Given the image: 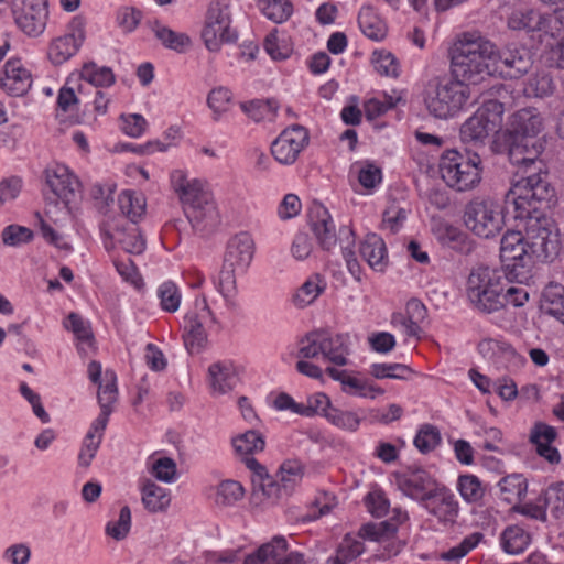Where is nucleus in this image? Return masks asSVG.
Masks as SVG:
<instances>
[{
	"label": "nucleus",
	"instance_id": "47",
	"mask_svg": "<svg viewBox=\"0 0 564 564\" xmlns=\"http://www.w3.org/2000/svg\"><path fill=\"white\" fill-rule=\"evenodd\" d=\"M80 78L95 87H110L116 77L110 67L87 63L83 66Z\"/></svg>",
	"mask_w": 564,
	"mask_h": 564
},
{
	"label": "nucleus",
	"instance_id": "18",
	"mask_svg": "<svg viewBox=\"0 0 564 564\" xmlns=\"http://www.w3.org/2000/svg\"><path fill=\"white\" fill-rule=\"evenodd\" d=\"M531 66V53L523 46L512 44L508 45L502 52L497 50L495 73L503 74L509 78H519L527 74Z\"/></svg>",
	"mask_w": 564,
	"mask_h": 564
},
{
	"label": "nucleus",
	"instance_id": "9",
	"mask_svg": "<svg viewBox=\"0 0 564 564\" xmlns=\"http://www.w3.org/2000/svg\"><path fill=\"white\" fill-rule=\"evenodd\" d=\"M500 259L501 270L509 274V279H514L518 283H523L529 279L534 261L521 231L509 230L502 236Z\"/></svg>",
	"mask_w": 564,
	"mask_h": 564
},
{
	"label": "nucleus",
	"instance_id": "56",
	"mask_svg": "<svg viewBox=\"0 0 564 564\" xmlns=\"http://www.w3.org/2000/svg\"><path fill=\"white\" fill-rule=\"evenodd\" d=\"M324 343V330L308 333L299 341L297 357L301 359H312L322 355Z\"/></svg>",
	"mask_w": 564,
	"mask_h": 564
},
{
	"label": "nucleus",
	"instance_id": "60",
	"mask_svg": "<svg viewBox=\"0 0 564 564\" xmlns=\"http://www.w3.org/2000/svg\"><path fill=\"white\" fill-rule=\"evenodd\" d=\"M397 524L390 521H382L379 523H367L361 527L360 535L371 541H387L394 536L397 533Z\"/></svg>",
	"mask_w": 564,
	"mask_h": 564
},
{
	"label": "nucleus",
	"instance_id": "54",
	"mask_svg": "<svg viewBox=\"0 0 564 564\" xmlns=\"http://www.w3.org/2000/svg\"><path fill=\"white\" fill-rule=\"evenodd\" d=\"M412 369L404 364H372L370 366V373L377 379H398L408 380L412 375Z\"/></svg>",
	"mask_w": 564,
	"mask_h": 564
},
{
	"label": "nucleus",
	"instance_id": "2",
	"mask_svg": "<svg viewBox=\"0 0 564 564\" xmlns=\"http://www.w3.org/2000/svg\"><path fill=\"white\" fill-rule=\"evenodd\" d=\"M171 184L192 228L200 235L213 231L219 224L220 216L206 184L198 178H189L183 170L171 173Z\"/></svg>",
	"mask_w": 564,
	"mask_h": 564
},
{
	"label": "nucleus",
	"instance_id": "7",
	"mask_svg": "<svg viewBox=\"0 0 564 564\" xmlns=\"http://www.w3.org/2000/svg\"><path fill=\"white\" fill-rule=\"evenodd\" d=\"M503 104L490 99L482 104L476 112L460 127V139L466 144L484 145L490 135L502 127Z\"/></svg>",
	"mask_w": 564,
	"mask_h": 564
},
{
	"label": "nucleus",
	"instance_id": "38",
	"mask_svg": "<svg viewBox=\"0 0 564 564\" xmlns=\"http://www.w3.org/2000/svg\"><path fill=\"white\" fill-rule=\"evenodd\" d=\"M142 503L149 512H162L171 503L170 491L152 480H147L142 487Z\"/></svg>",
	"mask_w": 564,
	"mask_h": 564
},
{
	"label": "nucleus",
	"instance_id": "14",
	"mask_svg": "<svg viewBox=\"0 0 564 564\" xmlns=\"http://www.w3.org/2000/svg\"><path fill=\"white\" fill-rule=\"evenodd\" d=\"M242 564H305L303 555L289 551L284 536L276 535L247 554Z\"/></svg>",
	"mask_w": 564,
	"mask_h": 564
},
{
	"label": "nucleus",
	"instance_id": "1",
	"mask_svg": "<svg viewBox=\"0 0 564 564\" xmlns=\"http://www.w3.org/2000/svg\"><path fill=\"white\" fill-rule=\"evenodd\" d=\"M452 74L468 86L495 74L497 47L480 33H464L452 48Z\"/></svg>",
	"mask_w": 564,
	"mask_h": 564
},
{
	"label": "nucleus",
	"instance_id": "12",
	"mask_svg": "<svg viewBox=\"0 0 564 564\" xmlns=\"http://www.w3.org/2000/svg\"><path fill=\"white\" fill-rule=\"evenodd\" d=\"M12 15L17 26L28 36L36 37L46 28L47 0H13Z\"/></svg>",
	"mask_w": 564,
	"mask_h": 564
},
{
	"label": "nucleus",
	"instance_id": "15",
	"mask_svg": "<svg viewBox=\"0 0 564 564\" xmlns=\"http://www.w3.org/2000/svg\"><path fill=\"white\" fill-rule=\"evenodd\" d=\"M308 141L307 130L300 124H293L284 129L272 142V155L279 163L291 165L307 147Z\"/></svg>",
	"mask_w": 564,
	"mask_h": 564
},
{
	"label": "nucleus",
	"instance_id": "32",
	"mask_svg": "<svg viewBox=\"0 0 564 564\" xmlns=\"http://www.w3.org/2000/svg\"><path fill=\"white\" fill-rule=\"evenodd\" d=\"M360 254L376 271H383L388 263V252L384 241L376 234H369L360 246Z\"/></svg>",
	"mask_w": 564,
	"mask_h": 564
},
{
	"label": "nucleus",
	"instance_id": "17",
	"mask_svg": "<svg viewBox=\"0 0 564 564\" xmlns=\"http://www.w3.org/2000/svg\"><path fill=\"white\" fill-rule=\"evenodd\" d=\"M507 25L513 31H540L547 34L553 29L560 31L562 23L552 15L541 14L533 9L517 8L508 15Z\"/></svg>",
	"mask_w": 564,
	"mask_h": 564
},
{
	"label": "nucleus",
	"instance_id": "33",
	"mask_svg": "<svg viewBox=\"0 0 564 564\" xmlns=\"http://www.w3.org/2000/svg\"><path fill=\"white\" fill-rule=\"evenodd\" d=\"M349 335L336 334L330 335L324 332V343L322 355L324 358L338 366L347 365V356L349 355Z\"/></svg>",
	"mask_w": 564,
	"mask_h": 564
},
{
	"label": "nucleus",
	"instance_id": "21",
	"mask_svg": "<svg viewBox=\"0 0 564 564\" xmlns=\"http://www.w3.org/2000/svg\"><path fill=\"white\" fill-rule=\"evenodd\" d=\"M69 33L55 39L48 47V57L55 65H61L74 56L85 40L84 24L74 19L69 24Z\"/></svg>",
	"mask_w": 564,
	"mask_h": 564
},
{
	"label": "nucleus",
	"instance_id": "29",
	"mask_svg": "<svg viewBox=\"0 0 564 564\" xmlns=\"http://www.w3.org/2000/svg\"><path fill=\"white\" fill-rule=\"evenodd\" d=\"M556 435V430L553 426L542 422L534 424L530 434V440L535 445L538 454L551 464H556L561 459L557 448L552 446Z\"/></svg>",
	"mask_w": 564,
	"mask_h": 564
},
{
	"label": "nucleus",
	"instance_id": "24",
	"mask_svg": "<svg viewBox=\"0 0 564 564\" xmlns=\"http://www.w3.org/2000/svg\"><path fill=\"white\" fill-rule=\"evenodd\" d=\"M310 227L319 246L325 250H330L337 242V231L332 215L328 209L321 204L311 207Z\"/></svg>",
	"mask_w": 564,
	"mask_h": 564
},
{
	"label": "nucleus",
	"instance_id": "40",
	"mask_svg": "<svg viewBox=\"0 0 564 564\" xmlns=\"http://www.w3.org/2000/svg\"><path fill=\"white\" fill-rule=\"evenodd\" d=\"M232 447L235 452L243 458H252L251 455L262 452L265 446L263 436L254 431L250 430L232 438Z\"/></svg>",
	"mask_w": 564,
	"mask_h": 564
},
{
	"label": "nucleus",
	"instance_id": "44",
	"mask_svg": "<svg viewBox=\"0 0 564 564\" xmlns=\"http://www.w3.org/2000/svg\"><path fill=\"white\" fill-rule=\"evenodd\" d=\"M118 204L121 213L126 215L133 225L145 213V198L141 193L134 191H123L118 197Z\"/></svg>",
	"mask_w": 564,
	"mask_h": 564
},
{
	"label": "nucleus",
	"instance_id": "20",
	"mask_svg": "<svg viewBox=\"0 0 564 564\" xmlns=\"http://www.w3.org/2000/svg\"><path fill=\"white\" fill-rule=\"evenodd\" d=\"M33 77L30 69L18 57L10 58L3 66L0 87L10 96L25 95L32 87Z\"/></svg>",
	"mask_w": 564,
	"mask_h": 564
},
{
	"label": "nucleus",
	"instance_id": "34",
	"mask_svg": "<svg viewBox=\"0 0 564 564\" xmlns=\"http://www.w3.org/2000/svg\"><path fill=\"white\" fill-rule=\"evenodd\" d=\"M150 29L165 48L182 53L192 45V40L186 33L175 32L158 20L150 23Z\"/></svg>",
	"mask_w": 564,
	"mask_h": 564
},
{
	"label": "nucleus",
	"instance_id": "35",
	"mask_svg": "<svg viewBox=\"0 0 564 564\" xmlns=\"http://www.w3.org/2000/svg\"><path fill=\"white\" fill-rule=\"evenodd\" d=\"M531 534L517 524L508 525L499 536L501 549L511 555L523 553L531 544Z\"/></svg>",
	"mask_w": 564,
	"mask_h": 564
},
{
	"label": "nucleus",
	"instance_id": "45",
	"mask_svg": "<svg viewBox=\"0 0 564 564\" xmlns=\"http://www.w3.org/2000/svg\"><path fill=\"white\" fill-rule=\"evenodd\" d=\"M361 539V535L352 536L347 534L339 543L336 551V556L329 558L327 564H347L348 562H351L360 556L365 551L364 542Z\"/></svg>",
	"mask_w": 564,
	"mask_h": 564
},
{
	"label": "nucleus",
	"instance_id": "30",
	"mask_svg": "<svg viewBox=\"0 0 564 564\" xmlns=\"http://www.w3.org/2000/svg\"><path fill=\"white\" fill-rule=\"evenodd\" d=\"M209 387L214 394H225L238 383V375L231 362L218 361L208 368Z\"/></svg>",
	"mask_w": 564,
	"mask_h": 564
},
{
	"label": "nucleus",
	"instance_id": "36",
	"mask_svg": "<svg viewBox=\"0 0 564 564\" xmlns=\"http://www.w3.org/2000/svg\"><path fill=\"white\" fill-rule=\"evenodd\" d=\"M327 282L319 273L310 275L293 295V303L297 307H306L313 304L325 292Z\"/></svg>",
	"mask_w": 564,
	"mask_h": 564
},
{
	"label": "nucleus",
	"instance_id": "62",
	"mask_svg": "<svg viewBox=\"0 0 564 564\" xmlns=\"http://www.w3.org/2000/svg\"><path fill=\"white\" fill-rule=\"evenodd\" d=\"M482 538L484 535L480 532H474L465 536L460 543L444 552L442 558L452 561L464 557L480 543Z\"/></svg>",
	"mask_w": 564,
	"mask_h": 564
},
{
	"label": "nucleus",
	"instance_id": "4",
	"mask_svg": "<svg viewBox=\"0 0 564 564\" xmlns=\"http://www.w3.org/2000/svg\"><path fill=\"white\" fill-rule=\"evenodd\" d=\"M470 88L459 79L433 78L423 91V101L430 112L438 119L456 116L468 102Z\"/></svg>",
	"mask_w": 564,
	"mask_h": 564
},
{
	"label": "nucleus",
	"instance_id": "52",
	"mask_svg": "<svg viewBox=\"0 0 564 564\" xmlns=\"http://www.w3.org/2000/svg\"><path fill=\"white\" fill-rule=\"evenodd\" d=\"M543 502L545 510H550L551 514L556 519L564 518V482H555L550 485L543 494Z\"/></svg>",
	"mask_w": 564,
	"mask_h": 564
},
{
	"label": "nucleus",
	"instance_id": "27",
	"mask_svg": "<svg viewBox=\"0 0 564 564\" xmlns=\"http://www.w3.org/2000/svg\"><path fill=\"white\" fill-rule=\"evenodd\" d=\"M543 129V118L535 108H523L509 119L508 131L521 138H535Z\"/></svg>",
	"mask_w": 564,
	"mask_h": 564
},
{
	"label": "nucleus",
	"instance_id": "64",
	"mask_svg": "<svg viewBox=\"0 0 564 564\" xmlns=\"http://www.w3.org/2000/svg\"><path fill=\"white\" fill-rule=\"evenodd\" d=\"M358 173V181L365 188L376 187L382 180L381 170L373 163H357L354 166Z\"/></svg>",
	"mask_w": 564,
	"mask_h": 564
},
{
	"label": "nucleus",
	"instance_id": "43",
	"mask_svg": "<svg viewBox=\"0 0 564 564\" xmlns=\"http://www.w3.org/2000/svg\"><path fill=\"white\" fill-rule=\"evenodd\" d=\"M502 499L508 503L521 502L528 491L527 479L520 474H512L499 481Z\"/></svg>",
	"mask_w": 564,
	"mask_h": 564
},
{
	"label": "nucleus",
	"instance_id": "19",
	"mask_svg": "<svg viewBox=\"0 0 564 564\" xmlns=\"http://www.w3.org/2000/svg\"><path fill=\"white\" fill-rule=\"evenodd\" d=\"M46 184L52 193L62 200L64 208L73 202L79 192L80 183L66 165L54 164L45 171Z\"/></svg>",
	"mask_w": 564,
	"mask_h": 564
},
{
	"label": "nucleus",
	"instance_id": "5",
	"mask_svg": "<svg viewBox=\"0 0 564 564\" xmlns=\"http://www.w3.org/2000/svg\"><path fill=\"white\" fill-rule=\"evenodd\" d=\"M533 173L518 181L507 194L508 202H512L519 217L530 216L541 207L549 206L554 198L555 191L549 181L547 172L542 171V162Z\"/></svg>",
	"mask_w": 564,
	"mask_h": 564
},
{
	"label": "nucleus",
	"instance_id": "25",
	"mask_svg": "<svg viewBox=\"0 0 564 564\" xmlns=\"http://www.w3.org/2000/svg\"><path fill=\"white\" fill-rule=\"evenodd\" d=\"M326 372L330 378L340 382L341 390L347 394L375 399L377 395L383 393L381 388L370 384L366 379L358 377L348 370H339L328 367Z\"/></svg>",
	"mask_w": 564,
	"mask_h": 564
},
{
	"label": "nucleus",
	"instance_id": "58",
	"mask_svg": "<svg viewBox=\"0 0 564 564\" xmlns=\"http://www.w3.org/2000/svg\"><path fill=\"white\" fill-rule=\"evenodd\" d=\"M131 529V510L128 506L120 509L119 518L106 524L105 532L116 541L124 540Z\"/></svg>",
	"mask_w": 564,
	"mask_h": 564
},
{
	"label": "nucleus",
	"instance_id": "28",
	"mask_svg": "<svg viewBox=\"0 0 564 564\" xmlns=\"http://www.w3.org/2000/svg\"><path fill=\"white\" fill-rule=\"evenodd\" d=\"M246 465L249 469L253 470L258 476V479H253L254 495H261L271 503L276 502L283 496H286L283 491L282 484L268 476L265 468L259 464L254 458H247Z\"/></svg>",
	"mask_w": 564,
	"mask_h": 564
},
{
	"label": "nucleus",
	"instance_id": "51",
	"mask_svg": "<svg viewBox=\"0 0 564 564\" xmlns=\"http://www.w3.org/2000/svg\"><path fill=\"white\" fill-rule=\"evenodd\" d=\"M442 442L440 430L432 424H423L414 437V446L422 454L433 452Z\"/></svg>",
	"mask_w": 564,
	"mask_h": 564
},
{
	"label": "nucleus",
	"instance_id": "11",
	"mask_svg": "<svg viewBox=\"0 0 564 564\" xmlns=\"http://www.w3.org/2000/svg\"><path fill=\"white\" fill-rule=\"evenodd\" d=\"M524 239L533 260L547 261L556 256L560 250L558 232L546 218L531 219Z\"/></svg>",
	"mask_w": 564,
	"mask_h": 564
},
{
	"label": "nucleus",
	"instance_id": "6",
	"mask_svg": "<svg viewBox=\"0 0 564 564\" xmlns=\"http://www.w3.org/2000/svg\"><path fill=\"white\" fill-rule=\"evenodd\" d=\"M477 153L463 154L456 150L445 151L440 159L443 181L457 192L474 189L481 182L482 167Z\"/></svg>",
	"mask_w": 564,
	"mask_h": 564
},
{
	"label": "nucleus",
	"instance_id": "3",
	"mask_svg": "<svg viewBox=\"0 0 564 564\" xmlns=\"http://www.w3.org/2000/svg\"><path fill=\"white\" fill-rule=\"evenodd\" d=\"M516 281L509 279L503 270L478 267L474 269L466 285L467 297L479 311L491 313L502 307L503 291L507 284Z\"/></svg>",
	"mask_w": 564,
	"mask_h": 564
},
{
	"label": "nucleus",
	"instance_id": "10",
	"mask_svg": "<svg viewBox=\"0 0 564 564\" xmlns=\"http://www.w3.org/2000/svg\"><path fill=\"white\" fill-rule=\"evenodd\" d=\"M217 323L205 296H197L184 316L183 339L191 354L198 352L206 345L208 329Z\"/></svg>",
	"mask_w": 564,
	"mask_h": 564
},
{
	"label": "nucleus",
	"instance_id": "46",
	"mask_svg": "<svg viewBox=\"0 0 564 564\" xmlns=\"http://www.w3.org/2000/svg\"><path fill=\"white\" fill-rule=\"evenodd\" d=\"M278 476L284 494L290 495L301 484L304 476V466L296 459H288L280 466Z\"/></svg>",
	"mask_w": 564,
	"mask_h": 564
},
{
	"label": "nucleus",
	"instance_id": "16",
	"mask_svg": "<svg viewBox=\"0 0 564 564\" xmlns=\"http://www.w3.org/2000/svg\"><path fill=\"white\" fill-rule=\"evenodd\" d=\"M441 485L424 469H410L397 476V487L409 498L423 505Z\"/></svg>",
	"mask_w": 564,
	"mask_h": 564
},
{
	"label": "nucleus",
	"instance_id": "42",
	"mask_svg": "<svg viewBox=\"0 0 564 564\" xmlns=\"http://www.w3.org/2000/svg\"><path fill=\"white\" fill-rule=\"evenodd\" d=\"M236 271H238V268L224 262L217 283V290L223 295L227 307L230 310L238 307V303L235 299L237 293Z\"/></svg>",
	"mask_w": 564,
	"mask_h": 564
},
{
	"label": "nucleus",
	"instance_id": "37",
	"mask_svg": "<svg viewBox=\"0 0 564 564\" xmlns=\"http://www.w3.org/2000/svg\"><path fill=\"white\" fill-rule=\"evenodd\" d=\"M358 23L361 32L371 40L380 41L387 34L384 21L370 4L361 7L358 14Z\"/></svg>",
	"mask_w": 564,
	"mask_h": 564
},
{
	"label": "nucleus",
	"instance_id": "31",
	"mask_svg": "<svg viewBox=\"0 0 564 564\" xmlns=\"http://www.w3.org/2000/svg\"><path fill=\"white\" fill-rule=\"evenodd\" d=\"M543 144L535 138H521L509 148V160L513 165L530 167L536 164Z\"/></svg>",
	"mask_w": 564,
	"mask_h": 564
},
{
	"label": "nucleus",
	"instance_id": "49",
	"mask_svg": "<svg viewBox=\"0 0 564 564\" xmlns=\"http://www.w3.org/2000/svg\"><path fill=\"white\" fill-rule=\"evenodd\" d=\"M160 307L167 313H175L182 302V292L172 281L161 283L156 290Z\"/></svg>",
	"mask_w": 564,
	"mask_h": 564
},
{
	"label": "nucleus",
	"instance_id": "22",
	"mask_svg": "<svg viewBox=\"0 0 564 564\" xmlns=\"http://www.w3.org/2000/svg\"><path fill=\"white\" fill-rule=\"evenodd\" d=\"M104 243L108 250L119 245L126 252L131 254H140L145 249V240L139 228L133 224L105 229Z\"/></svg>",
	"mask_w": 564,
	"mask_h": 564
},
{
	"label": "nucleus",
	"instance_id": "55",
	"mask_svg": "<svg viewBox=\"0 0 564 564\" xmlns=\"http://www.w3.org/2000/svg\"><path fill=\"white\" fill-rule=\"evenodd\" d=\"M245 496V489L239 481L224 480L217 487L216 503L228 507L234 506Z\"/></svg>",
	"mask_w": 564,
	"mask_h": 564
},
{
	"label": "nucleus",
	"instance_id": "8",
	"mask_svg": "<svg viewBox=\"0 0 564 564\" xmlns=\"http://www.w3.org/2000/svg\"><path fill=\"white\" fill-rule=\"evenodd\" d=\"M464 224L479 238L496 237L505 226V216L498 203L489 198L470 200L464 210Z\"/></svg>",
	"mask_w": 564,
	"mask_h": 564
},
{
	"label": "nucleus",
	"instance_id": "63",
	"mask_svg": "<svg viewBox=\"0 0 564 564\" xmlns=\"http://www.w3.org/2000/svg\"><path fill=\"white\" fill-rule=\"evenodd\" d=\"M372 64L376 72L383 76L397 77L399 75V64L395 57L387 51H377L373 53Z\"/></svg>",
	"mask_w": 564,
	"mask_h": 564
},
{
	"label": "nucleus",
	"instance_id": "53",
	"mask_svg": "<svg viewBox=\"0 0 564 564\" xmlns=\"http://www.w3.org/2000/svg\"><path fill=\"white\" fill-rule=\"evenodd\" d=\"M97 397L100 410L112 411V404L117 401L118 398L117 376L113 371H105L102 383H99Z\"/></svg>",
	"mask_w": 564,
	"mask_h": 564
},
{
	"label": "nucleus",
	"instance_id": "39",
	"mask_svg": "<svg viewBox=\"0 0 564 564\" xmlns=\"http://www.w3.org/2000/svg\"><path fill=\"white\" fill-rule=\"evenodd\" d=\"M542 308L545 314L555 317L564 324V286L558 283H550L544 292Z\"/></svg>",
	"mask_w": 564,
	"mask_h": 564
},
{
	"label": "nucleus",
	"instance_id": "48",
	"mask_svg": "<svg viewBox=\"0 0 564 564\" xmlns=\"http://www.w3.org/2000/svg\"><path fill=\"white\" fill-rule=\"evenodd\" d=\"M243 112L256 122H271L275 119L278 104L275 100H252L241 105Z\"/></svg>",
	"mask_w": 564,
	"mask_h": 564
},
{
	"label": "nucleus",
	"instance_id": "41",
	"mask_svg": "<svg viewBox=\"0 0 564 564\" xmlns=\"http://www.w3.org/2000/svg\"><path fill=\"white\" fill-rule=\"evenodd\" d=\"M260 12L274 23L281 24L293 14L290 0H253Z\"/></svg>",
	"mask_w": 564,
	"mask_h": 564
},
{
	"label": "nucleus",
	"instance_id": "57",
	"mask_svg": "<svg viewBox=\"0 0 564 564\" xmlns=\"http://www.w3.org/2000/svg\"><path fill=\"white\" fill-rule=\"evenodd\" d=\"M333 410L330 399L323 392H316L307 397L305 402H302V416L312 417L314 415H323Z\"/></svg>",
	"mask_w": 564,
	"mask_h": 564
},
{
	"label": "nucleus",
	"instance_id": "26",
	"mask_svg": "<svg viewBox=\"0 0 564 564\" xmlns=\"http://www.w3.org/2000/svg\"><path fill=\"white\" fill-rule=\"evenodd\" d=\"M253 253L254 243L251 236L247 232H240L228 241L224 262L238 268L240 272H245L253 259Z\"/></svg>",
	"mask_w": 564,
	"mask_h": 564
},
{
	"label": "nucleus",
	"instance_id": "61",
	"mask_svg": "<svg viewBox=\"0 0 564 564\" xmlns=\"http://www.w3.org/2000/svg\"><path fill=\"white\" fill-rule=\"evenodd\" d=\"M151 474L160 481L171 484L177 477V467L174 459L170 457H159L153 459L150 466Z\"/></svg>",
	"mask_w": 564,
	"mask_h": 564
},
{
	"label": "nucleus",
	"instance_id": "13",
	"mask_svg": "<svg viewBox=\"0 0 564 564\" xmlns=\"http://www.w3.org/2000/svg\"><path fill=\"white\" fill-rule=\"evenodd\" d=\"M230 15L226 8L219 4L209 7L202 31V37L208 51L218 52L223 43L237 40V33L230 28Z\"/></svg>",
	"mask_w": 564,
	"mask_h": 564
},
{
	"label": "nucleus",
	"instance_id": "23",
	"mask_svg": "<svg viewBox=\"0 0 564 564\" xmlns=\"http://www.w3.org/2000/svg\"><path fill=\"white\" fill-rule=\"evenodd\" d=\"M427 512L444 524H453L459 513V503L454 494L441 485L423 505Z\"/></svg>",
	"mask_w": 564,
	"mask_h": 564
},
{
	"label": "nucleus",
	"instance_id": "59",
	"mask_svg": "<svg viewBox=\"0 0 564 564\" xmlns=\"http://www.w3.org/2000/svg\"><path fill=\"white\" fill-rule=\"evenodd\" d=\"M231 101L232 94L226 87H216L209 91L207 105L213 110L215 120L229 110Z\"/></svg>",
	"mask_w": 564,
	"mask_h": 564
},
{
	"label": "nucleus",
	"instance_id": "50",
	"mask_svg": "<svg viewBox=\"0 0 564 564\" xmlns=\"http://www.w3.org/2000/svg\"><path fill=\"white\" fill-rule=\"evenodd\" d=\"M457 490L462 498L469 503L479 502L485 496V487L475 475L466 474L458 477Z\"/></svg>",
	"mask_w": 564,
	"mask_h": 564
}]
</instances>
